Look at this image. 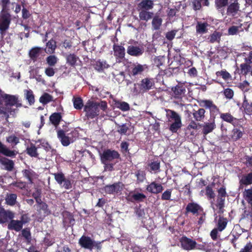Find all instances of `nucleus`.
<instances>
[{
    "instance_id": "1",
    "label": "nucleus",
    "mask_w": 252,
    "mask_h": 252,
    "mask_svg": "<svg viewBox=\"0 0 252 252\" xmlns=\"http://www.w3.org/2000/svg\"><path fill=\"white\" fill-rule=\"evenodd\" d=\"M22 106L18 95L6 94H0V115L3 114L7 119L9 115L14 116L18 108Z\"/></svg>"
},
{
    "instance_id": "2",
    "label": "nucleus",
    "mask_w": 252,
    "mask_h": 252,
    "mask_svg": "<svg viewBox=\"0 0 252 252\" xmlns=\"http://www.w3.org/2000/svg\"><path fill=\"white\" fill-rule=\"evenodd\" d=\"M100 159L105 171L114 170V166L121 160V155L115 150L106 149L100 154Z\"/></svg>"
},
{
    "instance_id": "3",
    "label": "nucleus",
    "mask_w": 252,
    "mask_h": 252,
    "mask_svg": "<svg viewBox=\"0 0 252 252\" xmlns=\"http://www.w3.org/2000/svg\"><path fill=\"white\" fill-rule=\"evenodd\" d=\"M218 194L216 198L211 202V207L213 210L219 214H222L225 211V201L227 196L226 188L224 186L217 190Z\"/></svg>"
},
{
    "instance_id": "4",
    "label": "nucleus",
    "mask_w": 252,
    "mask_h": 252,
    "mask_svg": "<svg viewBox=\"0 0 252 252\" xmlns=\"http://www.w3.org/2000/svg\"><path fill=\"white\" fill-rule=\"evenodd\" d=\"M166 116L169 124V129L172 133H176L182 126L181 117L180 115L174 110H165Z\"/></svg>"
},
{
    "instance_id": "5",
    "label": "nucleus",
    "mask_w": 252,
    "mask_h": 252,
    "mask_svg": "<svg viewBox=\"0 0 252 252\" xmlns=\"http://www.w3.org/2000/svg\"><path fill=\"white\" fill-rule=\"evenodd\" d=\"M2 8L0 13V33L1 35L9 29L12 20L7 7Z\"/></svg>"
},
{
    "instance_id": "6",
    "label": "nucleus",
    "mask_w": 252,
    "mask_h": 252,
    "mask_svg": "<svg viewBox=\"0 0 252 252\" xmlns=\"http://www.w3.org/2000/svg\"><path fill=\"white\" fill-rule=\"evenodd\" d=\"M84 111L87 119H94L99 114V103L89 100L84 107Z\"/></svg>"
},
{
    "instance_id": "7",
    "label": "nucleus",
    "mask_w": 252,
    "mask_h": 252,
    "mask_svg": "<svg viewBox=\"0 0 252 252\" xmlns=\"http://www.w3.org/2000/svg\"><path fill=\"white\" fill-rule=\"evenodd\" d=\"M78 243L82 248L90 251H92L94 248L99 251L102 248L100 242L95 241L91 237L85 235L81 236Z\"/></svg>"
},
{
    "instance_id": "8",
    "label": "nucleus",
    "mask_w": 252,
    "mask_h": 252,
    "mask_svg": "<svg viewBox=\"0 0 252 252\" xmlns=\"http://www.w3.org/2000/svg\"><path fill=\"white\" fill-rule=\"evenodd\" d=\"M186 92V89L185 84L180 82L171 88L170 94L172 98L181 100L185 96Z\"/></svg>"
},
{
    "instance_id": "9",
    "label": "nucleus",
    "mask_w": 252,
    "mask_h": 252,
    "mask_svg": "<svg viewBox=\"0 0 252 252\" xmlns=\"http://www.w3.org/2000/svg\"><path fill=\"white\" fill-rule=\"evenodd\" d=\"M125 188L121 182H117L111 185H107L104 187L105 192L109 194L120 195Z\"/></svg>"
},
{
    "instance_id": "10",
    "label": "nucleus",
    "mask_w": 252,
    "mask_h": 252,
    "mask_svg": "<svg viewBox=\"0 0 252 252\" xmlns=\"http://www.w3.org/2000/svg\"><path fill=\"white\" fill-rule=\"evenodd\" d=\"M137 85L140 92L144 93L153 88L155 81L152 78L146 77L142 79Z\"/></svg>"
},
{
    "instance_id": "11",
    "label": "nucleus",
    "mask_w": 252,
    "mask_h": 252,
    "mask_svg": "<svg viewBox=\"0 0 252 252\" xmlns=\"http://www.w3.org/2000/svg\"><path fill=\"white\" fill-rule=\"evenodd\" d=\"M203 208L199 204L195 202L189 203L185 209V214H191L192 215L198 217V215L203 214Z\"/></svg>"
},
{
    "instance_id": "12",
    "label": "nucleus",
    "mask_w": 252,
    "mask_h": 252,
    "mask_svg": "<svg viewBox=\"0 0 252 252\" xmlns=\"http://www.w3.org/2000/svg\"><path fill=\"white\" fill-rule=\"evenodd\" d=\"M203 106L208 108L210 111V120H215L216 116L220 113V109L213 101L209 99H205L201 101Z\"/></svg>"
},
{
    "instance_id": "13",
    "label": "nucleus",
    "mask_w": 252,
    "mask_h": 252,
    "mask_svg": "<svg viewBox=\"0 0 252 252\" xmlns=\"http://www.w3.org/2000/svg\"><path fill=\"white\" fill-rule=\"evenodd\" d=\"M146 198V196L144 193L136 191L135 190L129 192L126 197L128 201L137 203L143 202Z\"/></svg>"
},
{
    "instance_id": "14",
    "label": "nucleus",
    "mask_w": 252,
    "mask_h": 252,
    "mask_svg": "<svg viewBox=\"0 0 252 252\" xmlns=\"http://www.w3.org/2000/svg\"><path fill=\"white\" fill-rule=\"evenodd\" d=\"M240 123L238 122V126H233L234 128L231 130L230 137L233 141L239 140L244 134V127Z\"/></svg>"
},
{
    "instance_id": "15",
    "label": "nucleus",
    "mask_w": 252,
    "mask_h": 252,
    "mask_svg": "<svg viewBox=\"0 0 252 252\" xmlns=\"http://www.w3.org/2000/svg\"><path fill=\"white\" fill-rule=\"evenodd\" d=\"M180 242L181 243L182 248L186 251H190L195 249L197 245V243L195 241L185 236L180 238Z\"/></svg>"
},
{
    "instance_id": "16",
    "label": "nucleus",
    "mask_w": 252,
    "mask_h": 252,
    "mask_svg": "<svg viewBox=\"0 0 252 252\" xmlns=\"http://www.w3.org/2000/svg\"><path fill=\"white\" fill-rule=\"evenodd\" d=\"M147 68L148 66L146 64H134L130 67L129 73L131 76L136 77L142 75L144 71Z\"/></svg>"
},
{
    "instance_id": "17",
    "label": "nucleus",
    "mask_w": 252,
    "mask_h": 252,
    "mask_svg": "<svg viewBox=\"0 0 252 252\" xmlns=\"http://www.w3.org/2000/svg\"><path fill=\"white\" fill-rule=\"evenodd\" d=\"M113 49L114 56L117 60H119V61H121L125 59L126 50L123 46L115 43L113 46Z\"/></svg>"
},
{
    "instance_id": "18",
    "label": "nucleus",
    "mask_w": 252,
    "mask_h": 252,
    "mask_svg": "<svg viewBox=\"0 0 252 252\" xmlns=\"http://www.w3.org/2000/svg\"><path fill=\"white\" fill-rule=\"evenodd\" d=\"M146 189L151 193L157 194L162 192L164 188L161 184L153 181L147 186Z\"/></svg>"
},
{
    "instance_id": "19",
    "label": "nucleus",
    "mask_w": 252,
    "mask_h": 252,
    "mask_svg": "<svg viewBox=\"0 0 252 252\" xmlns=\"http://www.w3.org/2000/svg\"><path fill=\"white\" fill-rule=\"evenodd\" d=\"M14 213L13 212L2 209L0 211V223H8L11 219H14Z\"/></svg>"
},
{
    "instance_id": "20",
    "label": "nucleus",
    "mask_w": 252,
    "mask_h": 252,
    "mask_svg": "<svg viewBox=\"0 0 252 252\" xmlns=\"http://www.w3.org/2000/svg\"><path fill=\"white\" fill-rule=\"evenodd\" d=\"M220 118L223 121L231 124L233 126H237L238 122H241V119L234 117L229 113H220Z\"/></svg>"
},
{
    "instance_id": "21",
    "label": "nucleus",
    "mask_w": 252,
    "mask_h": 252,
    "mask_svg": "<svg viewBox=\"0 0 252 252\" xmlns=\"http://www.w3.org/2000/svg\"><path fill=\"white\" fill-rule=\"evenodd\" d=\"M144 52V49L142 46L129 45L127 48V53L133 57H139L143 54Z\"/></svg>"
},
{
    "instance_id": "22",
    "label": "nucleus",
    "mask_w": 252,
    "mask_h": 252,
    "mask_svg": "<svg viewBox=\"0 0 252 252\" xmlns=\"http://www.w3.org/2000/svg\"><path fill=\"white\" fill-rule=\"evenodd\" d=\"M215 120H210L209 122L204 123L202 126V133L204 136L212 132L216 128Z\"/></svg>"
},
{
    "instance_id": "23",
    "label": "nucleus",
    "mask_w": 252,
    "mask_h": 252,
    "mask_svg": "<svg viewBox=\"0 0 252 252\" xmlns=\"http://www.w3.org/2000/svg\"><path fill=\"white\" fill-rule=\"evenodd\" d=\"M63 215V223L64 227H68L74 224L75 220L73 215L71 213L66 211L64 212Z\"/></svg>"
},
{
    "instance_id": "24",
    "label": "nucleus",
    "mask_w": 252,
    "mask_h": 252,
    "mask_svg": "<svg viewBox=\"0 0 252 252\" xmlns=\"http://www.w3.org/2000/svg\"><path fill=\"white\" fill-rule=\"evenodd\" d=\"M240 9V4L238 2H232L227 5L226 14L228 16L234 17L238 13Z\"/></svg>"
},
{
    "instance_id": "25",
    "label": "nucleus",
    "mask_w": 252,
    "mask_h": 252,
    "mask_svg": "<svg viewBox=\"0 0 252 252\" xmlns=\"http://www.w3.org/2000/svg\"><path fill=\"white\" fill-rule=\"evenodd\" d=\"M57 137L63 146H68L70 142L68 136L66 134V131L63 129H59L57 131Z\"/></svg>"
},
{
    "instance_id": "26",
    "label": "nucleus",
    "mask_w": 252,
    "mask_h": 252,
    "mask_svg": "<svg viewBox=\"0 0 252 252\" xmlns=\"http://www.w3.org/2000/svg\"><path fill=\"white\" fill-rule=\"evenodd\" d=\"M66 63L69 66L75 68L77 65L79 58L74 53H69L65 56Z\"/></svg>"
},
{
    "instance_id": "27",
    "label": "nucleus",
    "mask_w": 252,
    "mask_h": 252,
    "mask_svg": "<svg viewBox=\"0 0 252 252\" xmlns=\"http://www.w3.org/2000/svg\"><path fill=\"white\" fill-rule=\"evenodd\" d=\"M22 223L20 220H15L12 219L7 224V228L10 230L19 232L22 230Z\"/></svg>"
},
{
    "instance_id": "28",
    "label": "nucleus",
    "mask_w": 252,
    "mask_h": 252,
    "mask_svg": "<svg viewBox=\"0 0 252 252\" xmlns=\"http://www.w3.org/2000/svg\"><path fill=\"white\" fill-rule=\"evenodd\" d=\"M62 115L60 112H54L49 117L50 123L56 128L60 125L61 122L63 120Z\"/></svg>"
},
{
    "instance_id": "29",
    "label": "nucleus",
    "mask_w": 252,
    "mask_h": 252,
    "mask_svg": "<svg viewBox=\"0 0 252 252\" xmlns=\"http://www.w3.org/2000/svg\"><path fill=\"white\" fill-rule=\"evenodd\" d=\"M154 5L152 0H142L137 4V9L138 11L142 9L150 10L153 8Z\"/></svg>"
},
{
    "instance_id": "30",
    "label": "nucleus",
    "mask_w": 252,
    "mask_h": 252,
    "mask_svg": "<svg viewBox=\"0 0 252 252\" xmlns=\"http://www.w3.org/2000/svg\"><path fill=\"white\" fill-rule=\"evenodd\" d=\"M0 163L3 166L4 169L8 171H11L14 167V162L13 160L6 158H0Z\"/></svg>"
},
{
    "instance_id": "31",
    "label": "nucleus",
    "mask_w": 252,
    "mask_h": 252,
    "mask_svg": "<svg viewBox=\"0 0 252 252\" xmlns=\"http://www.w3.org/2000/svg\"><path fill=\"white\" fill-rule=\"evenodd\" d=\"M209 25L206 22L197 21L196 25V32L198 34H203L208 32Z\"/></svg>"
},
{
    "instance_id": "32",
    "label": "nucleus",
    "mask_w": 252,
    "mask_h": 252,
    "mask_svg": "<svg viewBox=\"0 0 252 252\" xmlns=\"http://www.w3.org/2000/svg\"><path fill=\"white\" fill-rule=\"evenodd\" d=\"M0 154L3 155L11 158H14L16 155V152L14 150H11L5 145L3 144L0 141Z\"/></svg>"
},
{
    "instance_id": "33",
    "label": "nucleus",
    "mask_w": 252,
    "mask_h": 252,
    "mask_svg": "<svg viewBox=\"0 0 252 252\" xmlns=\"http://www.w3.org/2000/svg\"><path fill=\"white\" fill-rule=\"evenodd\" d=\"M22 173L23 176L28 180L29 183L31 184H33V179L37 176L36 173L31 169L23 170Z\"/></svg>"
},
{
    "instance_id": "34",
    "label": "nucleus",
    "mask_w": 252,
    "mask_h": 252,
    "mask_svg": "<svg viewBox=\"0 0 252 252\" xmlns=\"http://www.w3.org/2000/svg\"><path fill=\"white\" fill-rule=\"evenodd\" d=\"M240 188H243V186L252 184V172L243 175L239 181Z\"/></svg>"
},
{
    "instance_id": "35",
    "label": "nucleus",
    "mask_w": 252,
    "mask_h": 252,
    "mask_svg": "<svg viewBox=\"0 0 252 252\" xmlns=\"http://www.w3.org/2000/svg\"><path fill=\"white\" fill-rule=\"evenodd\" d=\"M201 2L204 6H208L210 4L209 0H192L191 5L195 11L199 10L202 7Z\"/></svg>"
},
{
    "instance_id": "36",
    "label": "nucleus",
    "mask_w": 252,
    "mask_h": 252,
    "mask_svg": "<svg viewBox=\"0 0 252 252\" xmlns=\"http://www.w3.org/2000/svg\"><path fill=\"white\" fill-rule=\"evenodd\" d=\"M139 17L140 20L147 22L151 19L154 15V13L144 9L139 11Z\"/></svg>"
},
{
    "instance_id": "37",
    "label": "nucleus",
    "mask_w": 252,
    "mask_h": 252,
    "mask_svg": "<svg viewBox=\"0 0 252 252\" xmlns=\"http://www.w3.org/2000/svg\"><path fill=\"white\" fill-rule=\"evenodd\" d=\"M93 65L95 70L98 72H102L104 69L108 68L110 66L106 61L100 60L95 61Z\"/></svg>"
},
{
    "instance_id": "38",
    "label": "nucleus",
    "mask_w": 252,
    "mask_h": 252,
    "mask_svg": "<svg viewBox=\"0 0 252 252\" xmlns=\"http://www.w3.org/2000/svg\"><path fill=\"white\" fill-rule=\"evenodd\" d=\"M38 147L33 143H31L30 146L26 148V152L27 155L32 158H38L39 154L37 152Z\"/></svg>"
},
{
    "instance_id": "39",
    "label": "nucleus",
    "mask_w": 252,
    "mask_h": 252,
    "mask_svg": "<svg viewBox=\"0 0 252 252\" xmlns=\"http://www.w3.org/2000/svg\"><path fill=\"white\" fill-rule=\"evenodd\" d=\"M152 21V29L153 30H158L162 25V19L158 15H155L153 17Z\"/></svg>"
},
{
    "instance_id": "40",
    "label": "nucleus",
    "mask_w": 252,
    "mask_h": 252,
    "mask_svg": "<svg viewBox=\"0 0 252 252\" xmlns=\"http://www.w3.org/2000/svg\"><path fill=\"white\" fill-rule=\"evenodd\" d=\"M205 110L203 108H199L196 111L193 110L192 115L196 121H202L205 117Z\"/></svg>"
},
{
    "instance_id": "41",
    "label": "nucleus",
    "mask_w": 252,
    "mask_h": 252,
    "mask_svg": "<svg viewBox=\"0 0 252 252\" xmlns=\"http://www.w3.org/2000/svg\"><path fill=\"white\" fill-rule=\"evenodd\" d=\"M47 49L46 52L49 54H53L57 48V43L53 38L51 39L46 43Z\"/></svg>"
},
{
    "instance_id": "42",
    "label": "nucleus",
    "mask_w": 252,
    "mask_h": 252,
    "mask_svg": "<svg viewBox=\"0 0 252 252\" xmlns=\"http://www.w3.org/2000/svg\"><path fill=\"white\" fill-rule=\"evenodd\" d=\"M24 95L26 100L30 105L34 104L35 102L34 95L31 89L24 90Z\"/></svg>"
},
{
    "instance_id": "43",
    "label": "nucleus",
    "mask_w": 252,
    "mask_h": 252,
    "mask_svg": "<svg viewBox=\"0 0 252 252\" xmlns=\"http://www.w3.org/2000/svg\"><path fill=\"white\" fill-rule=\"evenodd\" d=\"M17 196L15 193H7L5 197L6 203L10 206L16 204Z\"/></svg>"
},
{
    "instance_id": "44",
    "label": "nucleus",
    "mask_w": 252,
    "mask_h": 252,
    "mask_svg": "<svg viewBox=\"0 0 252 252\" xmlns=\"http://www.w3.org/2000/svg\"><path fill=\"white\" fill-rule=\"evenodd\" d=\"M41 51V48L35 47L32 48L29 52V57L31 59L35 62L37 60Z\"/></svg>"
},
{
    "instance_id": "45",
    "label": "nucleus",
    "mask_w": 252,
    "mask_h": 252,
    "mask_svg": "<svg viewBox=\"0 0 252 252\" xmlns=\"http://www.w3.org/2000/svg\"><path fill=\"white\" fill-rule=\"evenodd\" d=\"M135 175L136 177V183L137 184H141L144 182L146 179V174L145 171L141 170H138L135 173Z\"/></svg>"
},
{
    "instance_id": "46",
    "label": "nucleus",
    "mask_w": 252,
    "mask_h": 252,
    "mask_svg": "<svg viewBox=\"0 0 252 252\" xmlns=\"http://www.w3.org/2000/svg\"><path fill=\"white\" fill-rule=\"evenodd\" d=\"M247 63H242L240 64V74L246 75L249 73L252 68L251 64H249L247 59H246Z\"/></svg>"
},
{
    "instance_id": "47",
    "label": "nucleus",
    "mask_w": 252,
    "mask_h": 252,
    "mask_svg": "<svg viewBox=\"0 0 252 252\" xmlns=\"http://www.w3.org/2000/svg\"><path fill=\"white\" fill-rule=\"evenodd\" d=\"M242 107L244 109L245 112L247 115H252V102L250 103L245 97L242 103Z\"/></svg>"
},
{
    "instance_id": "48",
    "label": "nucleus",
    "mask_w": 252,
    "mask_h": 252,
    "mask_svg": "<svg viewBox=\"0 0 252 252\" xmlns=\"http://www.w3.org/2000/svg\"><path fill=\"white\" fill-rule=\"evenodd\" d=\"M221 33L220 32L215 31L211 34L208 37L209 42L211 43H215V42H220Z\"/></svg>"
},
{
    "instance_id": "49",
    "label": "nucleus",
    "mask_w": 252,
    "mask_h": 252,
    "mask_svg": "<svg viewBox=\"0 0 252 252\" xmlns=\"http://www.w3.org/2000/svg\"><path fill=\"white\" fill-rule=\"evenodd\" d=\"M116 107L123 111H127L130 109V106L128 103L125 101H116L115 102Z\"/></svg>"
},
{
    "instance_id": "50",
    "label": "nucleus",
    "mask_w": 252,
    "mask_h": 252,
    "mask_svg": "<svg viewBox=\"0 0 252 252\" xmlns=\"http://www.w3.org/2000/svg\"><path fill=\"white\" fill-rule=\"evenodd\" d=\"M227 220L223 217H220L219 218V219L218 220V229L219 231H222L223 230H224L227 224Z\"/></svg>"
},
{
    "instance_id": "51",
    "label": "nucleus",
    "mask_w": 252,
    "mask_h": 252,
    "mask_svg": "<svg viewBox=\"0 0 252 252\" xmlns=\"http://www.w3.org/2000/svg\"><path fill=\"white\" fill-rule=\"evenodd\" d=\"M59 61L58 58L54 55L48 56L46 59V63L49 66H54Z\"/></svg>"
},
{
    "instance_id": "52",
    "label": "nucleus",
    "mask_w": 252,
    "mask_h": 252,
    "mask_svg": "<svg viewBox=\"0 0 252 252\" xmlns=\"http://www.w3.org/2000/svg\"><path fill=\"white\" fill-rule=\"evenodd\" d=\"M74 107L77 110H81L83 107L82 99L80 97H74L73 99Z\"/></svg>"
},
{
    "instance_id": "53",
    "label": "nucleus",
    "mask_w": 252,
    "mask_h": 252,
    "mask_svg": "<svg viewBox=\"0 0 252 252\" xmlns=\"http://www.w3.org/2000/svg\"><path fill=\"white\" fill-rule=\"evenodd\" d=\"M53 97L48 93H44L39 98V101L43 104H46L52 101Z\"/></svg>"
},
{
    "instance_id": "54",
    "label": "nucleus",
    "mask_w": 252,
    "mask_h": 252,
    "mask_svg": "<svg viewBox=\"0 0 252 252\" xmlns=\"http://www.w3.org/2000/svg\"><path fill=\"white\" fill-rule=\"evenodd\" d=\"M160 162L158 160H153L149 164V166L152 171L157 172L159 171Z\"/></svg>"
},
{
    "instance_id": "55",
    "label": "nucleus",
    "mask_w": 252,
    "mask_h": 252,
    "mask_svg": "<svg viewBox=\"0 0 252 252\" xmlns=\"http://www.w3.org/2000/svg\"><path fill=\"white\" fill-rule=\"evenodd\" d=\"M52 175H54L55 180L59 185H62L65 179L64 174L62 172L53 173Z\"/></svg>"
},
{
    "instance_id": "56",
    "label": "nucleus",
    "mask_w": 252,
    "mask_h": 252,
    "mask_svg": "<svg viewBox=\"0 0 252 252\" xmlns=\"http://www.w3.org/2000/svg\"><path fill=\"white\" fill-rule=\"evenodd\" d=\"M228 4V0H215V5L216 9L224 8L227 6Z\"/></svg>"
},
{
    "instance_id": "57",
    "label": "nucleus",
    "mask_w": 252,
    "mask_h": 252,
    "mask_svg": "<svg viewBox=\"0 0 252 252\" xmlns=\"http://www.w3.org/2000/svg\"><path fill=\"white\" fill-rule=\"evenodd\" d=\"M66 134L68 136L69 139L71 143L75 141L79 136L78 132L75 129L71 130L69 133L66 132Z\"/></svg>"
},
{
    "instance_id": "58",
    "label": "nucleus",
    "mask_w": 252,
    "mask_h": 252,
    "mask_svg": "<svg viewBox=\"0 0 252 252\" xmlns=\"http://www.w3.org/2000/svg\"><path fill=\"white\" fill-rule=\"evenodd\" d=\"M22 235L25 238L28 243H30L31 241V233L29 228L22 229Z\"/></svg>"
},
{
    "instance_id": "59",
    "label": "nucleus",
    "mask_w": 252,
    "mask_h": 252,
    "mask_svg": "<svg viewBox=\"0 0 252 252\" xmlns=\"http://www.w3.org/2000/svg\"><path fill=\"white\" fill-rule=\"evenodd\" d=\"M205 194L209 199H213L215 197V193L213 190L212 187L208 185L205 189Z\"/></svg>"
},
{
    "instance_id": "60",
    "label": "nucleus",
    "mask_w": 252,
    "mask_h": 252,
    "mask_svg": "<svg viewBox=\"0 0 252 252\" xmlns=\"http://www.w3.org/2000/svg\"><path fill=\"white\" fill-rule=\"evenodd\" d=\"M245 199L252 206V189H246L244 192Z\"/></svg>"
},
{
    "instance_id": "61",
    "label": "nucleus",
    "mask_w": 252,
    "mask_h": 252,
    "mask_svg": "<svg viewBox=\"0 0 252 252\" xmlns=\"http://www.w3.org/2000/svg\"><path fill=\"white\" fill-rule=\"evenodd\" d=\"M21 4L23 6V9H22V18L24 19H27L30 17L31 14L30 11L24 6L25 1H22Z\"/></svg>"
},
{
    "instance_id": "62",
    "label": "nucleus",
    "mask_w": 252,
    "mask_h": 252,
    "mask_svg": "<svg viewBox=\"0 0 252 252\" xmlns=\"http://www.w3.org/2000/svg\"><path fill=\"white\" fill-rule=\"evenodd\" d=\"M172 190V189H167L165 190L161 194V199L162 200H170L171 197Z\"/></svg>"
},
{
    "instance_id": "63",
    "label": "nucleus",
    "mask_w": 252,
    "mask_h": 252,
    "mask_svg": "<svg viewBox=\"0 0 252 252\" xmlns=\"http://www.w3.org/2000/svg\"><path fill=\"white\" fill-rule=\"evenodd\" d=\"M223 94L227 99H231L234 96V92L231 89L227 88L223 90Z\"/></svg>"
},
{
    "instance_id": "64",
    "label": "nucleus",
    "mask_w": 252,
    "mask_h": 252,
    "mask_svg": "<svg viewBox=\"0 0 252 252\" xmlns=\"http://www.w3.org/2000/svg\"><path fill=\"white\" fill-rule=\"evenodd\" d=\"M216 74L217 76H221L222 78L225 80H227L231 77L229 73H228L226 70H221L220 71H217L216 72Z\"/></svg>"
}]
</instances>
